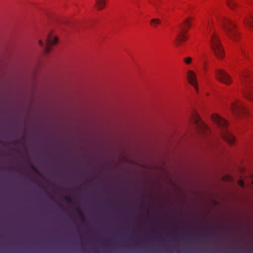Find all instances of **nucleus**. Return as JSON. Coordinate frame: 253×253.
<instances>
[{
    "label": "nucleus",
    "instance_id": "nucleus-1",
    "mask_svg": "<svg viewBox=\"0 0 253 253\" xmlns=\"http://www.w3.org/2000/svg\"><path fill=\"white\" fill-rule=\"evenodd\" d=\"M223 28L228 37L234 41H236L239 37V33L235 24L230 19L223 18L221 21Z\"/></svg>",
    "mask_w": 253,
    "mask_h": 253
},
{
    "label": "nucleus",
    "instance_id": "nucleus-2",
    "mask_svg": "<svg viewBox=\"0 0 253 253\" xmlns=\"http://www.w3.org/2000/svg\"><path fill=\"white\" fill-rule=\"evenodd\" d=\"M210 44L216 56L218 58H223L224 56L223 49L220 43L218 37L215 34H213L211 36Z\"/></svg>",
    "mask_w": 253,
    "mask_h": 253
},
{
    "label": "nucleus",
    "instance_id": "nucleus-3",
    "mask_svg": "<svg viewBox=\"0 0 253 253\" xmlns=\"http://www.w3.org/2000/svg\"><path fill=\"white\" fill-rule=\"evenodd\" d=\"M251 80L252 79L248 72H244L242 74L241 77V81L247 87L244 92L245 95L249 99L253 101V89L251 86L248 87V84L251 82Z\"/></svg>",
    "mask_w": 253,
    "mask_h": 253
},
{
    "label": "nucleus",
    "instance_id": "nucleus-4",
    "mask_svg": "<svg viewBox=\"0 0 253 253\" xmlns=\"http://www.w3.org/2000/svg\"><path fill=\"white\" fill-rule=\"evenodd\" d=\"M214 75L216 80L222 83L229 85L232 83V80L229 75L222 69H215Z\"/></svg>",
    "mask_w": 253,
    "mask_h": 253
},
{
    "label": "nucleus",
    "instance_id": "nucleus-5",
    "mask_svg": "<svg viewBox=\"0 0 253 253\" xmlns=\"http://www.w3.org/2000/svg\"><path fill=\"white\" fill-rule=\"evenodd\" d=\"M230 108L233 113L236 115L246 114L248 112L244 105L238 101L233 102L230 106Z\"/></svg>",
    "mask_w": 253,
    "mask_h": 253
},
{
    "label": "nucleus",
    "instance_id": "nucleus-6",
    "mask_svg": "<svg viewBox=\"0 0 253 253\" xmlns=\"http://www.w3.org/2000/svg\"><path fill=\"white\" fill-rule=\"evenodd\" d=\"M189 21V19H186L185 20L183 23L184 26L181 28L182 31L178 34L175 39V42H176L177 46L180 45L181 42L185 41L186 39V37L184 35V32H186V31L185 30V28L186 27L189 28L190 27V24Z\"/></svg>",
    "mask_w": 253,
    "mask_h": 253
},
{
    "label": "nucleus",
    "instance_id": "nucleus-7",
    "mask_svg": "<svg viewBox=\"0 0 253 253\" xmlns=\"http://www.w3.org/2000/svg\"><path fill=\"white\" fill-rule=\"evenodd\" d=\"M58 41L57 37H54L52 34H49L46 38V46L45 47V52L48 53L50 50V46L55 44Z\"/></svg>",
    "mask_w": 253,
    "mask_h": 253
},
{
    "label": "nucleus",
    "instance_id": "nucleus-8",
    "mask_svg": "<svg viewBox=\"0 0 253 253\" xmlns=\"http://www.w3.org/2000/svg\"><path fill=\"white\" fill-rule=\"evenodd\" d=\"M187 78L188 83L193 86L195 89L198 91L197 77L195 73L192 70H188L187 72Z\"/></svg>",
    "mask_w": 253,
    "mask_h": 253
},
{
    "label": "nucleus",
    "instance_id": "nucleus-9",
    "mask_svg": "<svg viewBox=\"0 0 253 253\" xmlns=\"http://www.w3.org/2000/svg\"><path fill=\"white\" fill-rule=\"evenodd\" d=\"M211 119L213 122L215 123L219 127L223 129L226 128L227 126V122L225 120L216 114H213L211 116Z\"/></svg>",
    "mask_w": 253,
    "mask_h": 253
},
{
    "label": "nucleus",
    "instance_id": "nucleus-10",
    "mask_svg": "<svg viewBox=\"0 0 253 253\" xmlns=\"http://www.w3.org/2000/svg\"><path fill=\"white\" fill-rule=\"evenodd\" d=\"M244 24L247 29L253 31V13L249 14L244 18Z\"/></svg>",
    "mask_w": 253,
    "mask_h": 253
},
{
    "label": "nucleus",
    "instance_id": "nucleus-11",
    "mask_svg": "<svg viewBox=\"0 0 253 253\" xmlns=\"http://www.w3.org/2000/svg\"><path fill=\"white\" fill-rule=\"evenodd\" d=\"M194 122L201 132L207 133L209 130L208 126L201 121L199 116H196L195 117V118L194 119Z\"/></svg>",
    "mask_w": 253,
    "mask_h": 253
},
{
    "label": "nucleus",
    "instance_id": "nucleus-12",
    "mask_svg": "<svg viewBox=\"0 0 253 253\" xmlns=\"http://www.w3.org/2000/svg\"><path fill=\"white\" fill-rule=\"evenodd\" d=\"M222 137L225 141L228 142L229 144H233L235 140V137L230 132L225 129L222 132Z\"/></svg>",
    "mask_w": 253,
    "mask_h": 253
},
{
    "label": "nucleus",
    "instance_id": "nucleus-13",
    "mask_svg": "<svg viewBox=\"0 0 253 253\" xmlns=\"http://www.w3.org/2000/svg\"><path fill=\"white\" fill-rule=\"evenodd\" d=\"M95 7L96 8L100 10L102 9L105 6V0H95Z\"/></svg>",
    "mask_w": 253,
    "mask_h": 253
},
{
    "label": "nucleus",
    "instance_id": "nucleus-14",
    "mask_svg": "<svg viewBox=\"0 0 253 253\" xmlns=\"http://www.w3.org/2000/svg\"><path fill=\"white\" fill-rule=\"evenodd\" d=\"M227 5L231 9H234L237 6L236 2L234 0H226Z\"/></svg>",
    "mask_w": 253,
    "mask_h": 253
},
{
    "label": "nucleus",
    "instance_id": "nucleus-15",
    "mask_svg": "<svg viewBox=\"0 0 253 253\" xmlns=\"http://www.w3.org/2000/svg\"><path fill=\"white\" fill-rule=\"evenodd\" d=\"M151 24L154 27H156L157 24H160L161 21L158 19H152L150 21Z\"/></svg>",
    "mask_w": 253,
    "mask_h": 253
},
{
    "label": "nucleus",
    "instance_id": "nucleus-16",
    "mask_svg": "<svg viewBox=\"0 0 253 253\" xmlns=\"http://www.w3.org/2000/svg\"><path fill=\"white\" fill-rule=\"evenodd\" d=\"M76 210L78 212L79 216L80 217L82 222L84 223L85 219L83 212L81 211L79 209V208H77Z\"/></svg>",
    "mask_w": 253,
    "mask_h": 253
},
{
    "label": "nucleus",
    "instance_id": "nucleus-17",
    "mask_svg": "<svg viewBox=\"0 0 253 253\" xmlns=\"http://www.w3.org/2000/svg\"><path fill=\"white\" fill-rule=\"evenodd\" d=\"M192 61V58L190 57H187L184 59V61L187 64H190Z\"/></svg>",
    "mask_w": 253,
    "mask_h": 253
},
{
    "label": "nucleus",
    "instance_id": "nucleus-18",
    "mask_svg": "<svg viewBox=\"0 0 253 253\" xmlns=\"http://www.w3.org/2000/svg\"><path fill=\"white\" fill-rule=\"evenodd\" d=\"M64 200H65V202L67 203L70 204L72 202V199L68 196L65 197Z\"/></svg>",
    "mask_w": 253,
    "mask_h": 253
},
{
    "label": "nucleus",
    "instance_id": "nucleus-19",
    "mask_svg": "<svg viewBox=\"0 0 253 253\" xmlns=\"http://www.w3.org/2000/svg\"><path fill=\"white\" fill-rule=\"evenodd\" d=\"M30 168L37 174H40V172L37 170V169H36V168L35 167V166H34L32 164H30Z\"/></svg>",
    "mask_w": 253,
    "mask_h": 253
},
{
    "label": "nucleus",
    "instance_id": "nucleus-20",
    "mask_svg": "<svg viewBox=\"0 0 253 253\" xmlns=\"http://www.w3.org/2000/svg\"><path fill=\"white\" fill-rule=\"evenodd\" d=\"M150 3L153 5L156 8H160L159 5L157 4V3L155 1H150Z\"/></svg>",
    "mask_w": 253,
    "mask_h": 253
},
{
    "label": "nucleus",
    "instance_id": "nucleus-21",
    "mask_svg": "<svg viewBox=\"0 0 253 253\" xmlns=\"http://www.w3.org/2000/svg\"><path fill=\"white\" fill-rule=\"evenodd\" d=\"M238 183H239V185L240 186H241V187H244V181L242 180H240L238 182Z\"/></svg>",
    "mask_w": 253,
    "mask_h": 253
},
{
    "label": "nucleus",
    "instance_id": "nucleus-22",
    "mask_svg": "<svg viewBox=\"0 0 253 253\" xmlns=\"http://www.w3.org/2000/svg\"><path fill=\"white\" fill-rule=\"evenodd\" d=\"M39 44L40 45L42 46L43 45V43H42V41H41V40L39 41Z\"/></svg>",
    "mask_w": 253,
    "mask_h": 253
},
{
    "label": "nucleus",
    "instance_id": "nucleus-23",
    "mask_svg": "<svg viewBox=\"0 0 253 253\" xmlns=\"http://www.w3.org/2000/svg\"><path fill=\"white\" fill-rule=\"evenodd\" d=\"M170 243L172 244H174L175 243H174V241H170Z\"/></svg>",
    "mask_w": 253,
    "mask_h": 253
},
{
    "label": "nucleus",
    "instance_id": "nucleus-24",
    "mask_svg": "<svg viewBox=\"0 0 253 253\" xmlns=\"http://www.w3.org/2000/svg\"><path fill=\"white\" fill-rule=\"evenodd\" d=\"M126 240H127V241H132V240H131V239H128H128H126Z\"/></svg>",
    "mask_w": 253,
    "mask_h": 253
}]
</instances>
